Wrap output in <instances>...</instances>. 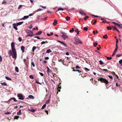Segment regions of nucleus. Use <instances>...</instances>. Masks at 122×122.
I'll list each match as a JSON object with an SVG mask.
<instances>
[{
    "mask_svg": "<svg viewBox=\"0 0 122 122\" xmlns=\"http://www.w3.org/2000/svg\"><path fill=\"white\" fill-rule=\"evenodd\" d=\"M47 72L50 79L52 81H53V79H51V78H52L53 76V73L52 71L49 69L48 67H47Z\"/></svg>",
    "mask_w": 122,
    "mask_h": 122,
    "instance_id": "f257e3e1",
    "label": "nucleus"
},
{
    "mask_svg": "<svg viewBox=\"0 0 122 122\" xmlns=\"http://www.w3.org/2000/svg\"><path fill=\"white\" fill-rule=\"evenodd\" d=\"M98 80V81H100L102 83H104L106 84H108L109 83L108 80L102 78H99Z\"/></svg>",
    "mask_w": 122,
    "mask_h": 122,
    "instance_id": "f03ea898",
    "label": "nucleus"
},
{
    "mask_svg": "<svg viewBox=\"0 0 122 122\" xmlns=\"http://www.w3.org/2000/svg\"><path fill=\"white\" fill-rule=\"evenodd\" d=\"M25 31L28 34V35L27 36H31L34 35L33 34L32 32L30 30H26Z\"/></svg>",
    "mask_w": 122,
    "mask_h": 122,
    "instance_id": "7ed1b4c3",
    "label": "nucleus"
},
{
    "mask_svg": "<svg viewBox=\"0 0 122 122\" xmlns=\"http://www.w3.org/2000/svg\"><path fill=\"white\" fill-rule=\"evenodd\" d=\"M17 96L19 100H23L24 99L23 95L22 93H19L17 94Z\"/></svg>",
    "mask_w": 122,
    "mask_h": 122,
    "instance_id": "20e7f679",
    "label": "nucleus"
},
{
    "mask_svg": "<svg viewBox=\"0 0 122 122\" xmlns=\"http://www.w3.org/2000/svg\"><path fill=\"white\" fill-rule=\"evenodd\" d=\"M61 33L62 34L61 36L62 37L64 40L66 38H68L67 36L66 35V33L64 32H61Z\"/></svg>",
    "mask_w": 122,
    "mask_h": 122,
    "instance_id": "39448f33",
    "label": "nucleus"
},
{
    "mask_svg": "<svg viewBox=\"0 0 122 122\" xmlns=\"http://www.w3.org/2000/svg\"><path fill=\"white\" fill-rule=\"evenodd\" d=\"M12 51L13 53V54L12 55V57L16 59L17 55L16 50Z\"/></svg>",
    "mask_w": 122,
    "mask_h": 122,
    "instance_id": "423d86ee",
    "label": "nucleus"
},
{
    "mask_svg": "<svg viewBox=\"0 0 122 122\" xmlns=\"http://www.w3.org/2000/svg\"><path fill=\"white\" fill-rule=\"evenodd\" d=\"M11 46L12 51L16 50L15 48V44L13 42L11 43Z\"/></svg>",
    "mask_w": 122,
    "mask_h": 122,
    "instance_id": "0eeeda50",
    "label": "nucleus"
},
{
    "mask_svg": "<svg viewBox=\"0 0 122 122\" xmlns=\"http://www.w3.org/2000/svg\"><path fill=\"white\" fill-rule=\"evenodd\" d=\"M12 25L13 26V28L14 29L16 30H18V28L16 27V26H18L17 25V24L16 23H14Z\"/></svg>",
    "mask_w": 122,
    "mask_h": 122,
    "instance_id": "6e6552de",
    "label": "nucleus"
},
{
    "mask_svg": "<svg viewBox=\"0 0 122 122\" xmlns=\"http://www.w3.org/2000/svg\"><path fill=\"white\" fill-rule=\"evenodd\" d=\"M79 12L82 15H86V14L83 12V10L79 11Z\"/></svg>",
    "mask_w": 122,
    "mask_h": 122,
    "instance_id": "1a4fd4ad",
    "label": "nucleus"
},
{
    "mask_svg": "<svg viewBox=\"0 0 122 122\" xmlns=\"http://www.w3.org/2000/svg\"><path fill=\"white\" fill-rule=\"evenodd\" d=\"M61 86L60 84L58 86L57 88V94L58 93V92H60V89H61Z\"/></svg>",
    "mask_w": 122,
    "mask_h": 122,
    "instance_id": "9d476101",
    "label": "nucleus"
},
{
    "mask_svg": "<svg viewBox=\"0 0 122 122\" xmlns=\"http://www.w3.org/2000/svg\"><path fill=\"white\" fill-rule=\"evenodd\" d=\"M58 41V42L61 43V44H62V45H64V46H65V47L67 46V45L65 43H64L63 42L61 41Z\"/></svg>",
    "mask_w": 122,
    "mask_h": 122,
    "instance_id": "9b49d317",
    "label": "nucleus"
},
{
    "mask_svg": "<svg viewBox=\"0 0 122 122\" xmlns=\"http://www.w3.org/2000/svg\"><path fill=\"white\" fill-rule=\"evenodd\" d=\"M75 41L76 42L79 43L80 44L82 43L81 41L79 40L78 39H75Z\"/></svg>",
    "mask_w": 122,
    "mask_h": 122,
    "instance_id": "f8f14e48",
    "label": "nucleus"
},
{
    "mask_svg": "<svg viewBox=\"0 0 122 122\" xmlns=\"http://www.w3.org/2000/svg\"><path fill=\"white\" fill-rule=\"evenodd\" d=\"M11 99L13 100L14 102H17V100L14 97H12L9 100V101H11Z\"/></svg>",
    "mask_w": 122,
    "mask_h": 122,
    "instance_id": "ddd939ff",
    "label": "nucleus"
},
{
    "mask_svg": "<svg viewBox=\"0 0 122 122\" xmlns=\"http://www.w3.org/2000/svg\"><path fill=\"white\" fill-rule=\"evenodd\" d=\"M25 47L23 46H22L21 47V49L22 50L23 52H24L25 50Z\"/></svg>",
    "mask_w": 122,
    "mask_h": 122,
    "instance_id": "4468645a",
    "label": "nucleus"
},
{
    "mask_svg": "<svg viewBox=\"0 0 122 122\" xmlns=\"http://www.w3.org/2000/svg\"><path fill=\"white\" fill-rule=\"evenodd\" d=\"M29 17L28 16H24L21 19V20H25L28 18Z\"/></svg>",
    "mask_w": 122,
    "mask_h": 122,
    "instance_id": "2eb2a0df",
    "label": "nucleus"
},
{
    "mask_svg": "<svg viewBox=\"0 0 122 122\" xmlns=\"http://www.w3.org/2000/svg\"><path fill=\"white\" fill-rule=\"evenodd\" d=\"M8 53L9 55L10 56H11L12 55V51L11 50H10L9 51Z\"/></svg>",
    "mask_w": 122,
    "mask_h": 122,
    "instance_id": "dca6fc26",
    "label": "nucleus"
},
{
    "mask_svg": "<svg viewBox=\"0 0 122 122\" xmlns=\"http://www.w3.org/2000/svg\"><path fill=\"white\" fill-rule=\"evenodd\" d=\"M23 23V21L19 22L18 23H16L17 24V25L18 26V25H20L21 24H22Z\"/></svg>",
    "mask_w": 122,
    "mask_h": 122,
    "instance_id": "f3484780",
    "label": "nucleus"
},
{
    "mask_svg": "<svg viewBox=\"0 0 122 122\" xmlns=\"http://www.w3.org/2000/svg\"><path fill=\"white\" fill-rule=\"evenodd\" d=\"M42 32V31L40 30L38 32L36 33L35 34L36 35H40Z\"/></svg>",
    "mask_w": 122,
    "mask_h": 122,
    "instance_id": "a211bd4d",
    "label": "nucleus"
},
{
    "mask_svg": "<svg viewBox=\"0 0 122 122\" xmlns=\"http://www.w3.org/2000/svg\"><path fill=\"white\" fill-rule=\"evenodd\" d=\"M28 97L30 99H34V97L32 95H29V96Z\"/></svg>",
    "mask_w": 122,
    "mask_h": 122,
    "instance_id": "6ab92c4d",
    "label": "nucleus"
},
{
    "mask_svg": "<svg viewBox=\"0 0 122 122\" xmlns=\"http://www.w3.org/2000/svg\"><path fill=\"white\" fill-rule=\"evenodd\" d=\"M57 23V20L55 19L54 21V26L56 25Z\"/></svg>",
    "mask_w": 122,
    "mask_h": 122,
    "instance_id": "aec40b11",
    "label": "nucleus"
},
{
    "mask_svg": "<svg viewBox=\"0 0 122 122\" xmlns=\"http://www.w3.org/2000/svg\"><path fill=\"white\" fill-rule=\"evenodd\" d=\"M15 71L17 72H18L19 71V69L17 67H16L15 68Z\"/></svg>",
    "mask_w": 122,
    "mask_h": 122,
    "instance_id": "412c9836",
    "label": "nucleus"
},
{
    "mask_svg": "<svg viewBox=\"0 0 122 122\" xmlns=\"http://www.w3.org/2000/svg\"><path fill=\"white\" fill-rule=\"evenodd\" d=\"M2 85H3L4 86H6L7 85V84L5 82H4L3 83H1Z\"/></svg>",
    "mask_w": 122,
    "mask_h": 122,
    "instance_id": "4be33fe9",
    "label": "nucleus"
},
{
    "mask_svg": "<svg viewBox=\"0 0 122 122\" xmlns=\"http://www.w3.org/2000/svg\"><path fill=\"white\" fill-rule=\"evenodd\" d=\"M74 31V29L73 28H72L69 31V32L70 33H72Z\"/></svg>",
    "mask_w": 122,
    "mask_h": 122,
    "instance_id": "5701e85b",
    "label": "nucleus"
},
{
    "mask_svg": "<svg viewBox=\"0 0 122 122\" xmlns=\"http://www.w3.org/2000/svg\"><path fill=\"white\" fill-rule=\"evenodd\" d=\"M93 44V46L95 47H96L98 45V43L97 42H94Z\"/></svg>",
    "mask_w": 122,
    "mask_h": 122,
    "instance_id": "b1692460",
    "label": "nucleus"
},
{
    "mask_svg": "<svg viewBox=\"0 0 122 122\" xmlns=\"http://www.w3.org/2000/svg\"><path fill=\"white\" fill-rule=\"evenodd\" d=\"M21 112V110H19V112H18L17 114L18 115H20L21 114H22Z\"/></svg>",
    "mask_w": 122,
    "mask_h": 122,
    "instance_id": "393cba45",
    "label": "nucleus"
},
{
    "mask_svg": "<svg viewBox=\"0 0 122 122\" xmlns=\"http://www.w3.org/2000/svg\"><path fill=\"white\" fill-rule=\"evenodd\" d=\"M58 61H61V62H62V63L63 64H64L63 63H64V60H62L61 59H58Z\"/></svg>",
    "mask_w": 122,
    "mask_h": 122,
    "instance_id": "a878e982",
    "label": "nucleus"
},
{
    "mask_svg": "<svg viewBox=\"0 0 122 122\" xmlns=\"http://www.w3.org/2000/svg\"><path fill=\"white\" fill-rule=\"evenodd\" d=\"M103 38L106 39L107 38H108L107 35L106 34L104 36H103Z\"/></svg>",
    "mask_w": 122,
    "mask_h": 122,
    "instance_id": "bb28decb",
    "label": "nucleus"
},
{
    "mask_svg": "<svg viewBox=\"0 0 122 122\" xmlns=\"http://www.w3.org/2000/svg\"><path fill=\"white\" fill-rule=\"evenodd\" d=\"M51 51H52L51 50V49H48L46 51V53H49L50 52H51Z\"/></svg>",
    "mask_w": 122,
    "mask_h": 122,
    "instance_id": "cd10ccee",
    "label": "nucleus"
},
{
    "mask_svg": "<svg viewBox=\"0 0 122 122\" xmlns=\"http://www.w3.org/2000/svg\"><path fill=\"white\" fill-rule=\"evenodd\" d=\"M5 78H6V79L8 80H10V81H11V78H10L9 77H8V76H5Z\"/></svg>",
    "mask_w": 122,
    "mask_h": 122,
    "instance_id": "c85d7f7f",
    "label": "nucleus"
},
{
    "mask_svg": "<svg viewBox=\"0 0 122 122\" xmlns=\"http://www.w3.org/2000/svg\"><path fill=\"white\" fill-rule=\"evenodd\" d=\"M70 19V18L68 16H67L66 17V20H69Z\"/></svg>",
    "mask_w": 122,
    "mask_h": 122,
    "instance_id": "c756f323",
    "label": "nucleus"
},
{
    "mask_svg": "<svg viewBox=\"0 0 122 122\" xmlns=\"http://www.w3.org/2000/svg\"><path fill=\"white\" fill-rule=\"evenodd\" d=\"M29 110L30 111L33 112H34L35 111V110L33 109H31L30 110Z\"/></svg>",
    "mask_w": 122,
    "mask_h": 122,
    "instance_id": "7c9ffc66",
    "label": "nucleus"
},
{
    "mask_svg": "<svg viewBox=\"0 0 122 122\" xmlns=\"http://www.w3.org/2000/svg\"><path fill=\"white\" fill-rule=\"evenodd\" d=\"M88 29V28L86 27H84L83 28V30H84L87 31Z\"/></svg>",
    "mask_w": 122,
    "mask_h": 122,
    "instance_id": "2f4dec72",
    "label": "nucleus"
},
{
    "mask_svg": "<svg viewBox=\"0 0 122 122\" xmlns=\"http://www.w3.org/2000/svg\"><path fill=\"white\" fill-rule=\"evenodd\" d=\"M36 49V47L35 46H34L33 47L32 49V51L34 52V51Z\"/></svg>",
    "mask_w": 122,
    "mask_h": 122,
    "instance_id": "473e14b6",
    "label": "nucleus"
},
{
    "mask_svg": "<svg viewBox=\"0 0 122 122\" xmlns=\"http://www.w3.org/2000/svg\"><path fill=\"white\" fill-rule=\"evenodd\" d=\"M119 63L121 64V66H122V59L119 61Z\"/></svg>",
    "mask_w": 122,
    "mask_h": 122,
    "instance_id": "72a5a7b5",
    "label": "nucleus"
},
{
    "mask_svg": "<svg viewBox=\"0 0 122 122\" xmlns=\"http://www.w3.org/2000/svg\"><path fill=\"white\" fill-rule=\"evenodd\" d=\"M99 64L101 65H102L104 63L101 60H100L99 61Z\"/></svg>",
    "mask_w": 122,
    "mask_h": 122,
    "instance_id": "f704fd0d",
    "label": "nucleus"
},
{
    "mask_svg": "<svg viewBox=\"0 0 122 122\" xmlns=\"http://www.w3.org/2000/svg\"><path fill=\"white\" fill-rule=\"evenodd\" d=\"M106 57L107 59L108 60H110L112 59V57Z\"/></svg>",
    "mask_w": 122,
    "mask_h": 122,
    "instance_id": "c9c22d12",
    "label": "nucleus"
},
{
    "mask_svg": "<svg viewBox=\"0 0 122 122\" xmlns=\"http://www.w3.org/2000/svg\"><path fill=\"white\" fill-rule=\"evenodd\" d=\"M112 23L114 25H116L117 26L118 25V24L117 23H116L115 22H112Z\"/></svg>",
    "mask_w": 122,
    "mask_h": 122,
    "instance_id": "e433bc0d",
    "label": "nucleus"
},
{
    "mask_svg": "<svg viewBox=\"0 0 122 122\" xmlns=\"http://www.w3.org/2000/svg\"><path fill=\"white\" fill-rule=\"evenodd\" d=\"M46 106V104H44V105H43L42 107V108H41V109H44Z\"/></svg>",
    "mask_w": 122,
    "mask_h": 122,
    "instance_id": "4c0bfd02",
    "label": "nucleus"
},
{
    "mask_svg": "<svg viewBox=\"0 0 122 122\" xmlns=\"http://www.w3.org/2000/svg\"><path fill=\"white\" fill-rule=\"evenodd\" d=\"M107 28L108 30H111L112 29V28L110 26H107Z\"/></svg>",
    "mask_w": 122,
    "mask_h": 122,
    "instance_id": "58836bf2",
    "label": "nucleus"
},
{
    "mask_svg": "<svg viewBox=\"0 0 122 122\" xmlns=\"http://www.w3.org/2000/svg\"><path fill=\"white\" fill-rule=\"evenodd\" d=\"M63 8H60L58 9V10H57V11H59V10H63Z\"/></svg>",
    "mask_w": 122,
    "mask_h": 122,
    "instance_id": "ea45409f",
    "label": "nucleus"
},
{
    "mask_svg": "<svg viewBox=\"0 0 122 122\" xmlns=\"http://www.w3.org/2000/svg\"><path fill=\"white\" fill-rule=\"evenodd\" d=\"M75 68L76 69H80V67L78 66H76Z\"/></svg>",
    "mask_w": 122,
    "mask_h": 122,
    "instance_id": "a19ab883",
    "label": "nucleus"
},
{
    "mask_svg": "<svg viewBox=\"0 0 122 122\" xmlns=\"http://www.w3.org/2000/svg\"><path fill=\"white\" fill-rule=\"evenodd\" d=\"M19 118V116H16L15 117L14 119H17Z\"/></svg>",
    "mask_w": 122,
    "mask_h": 122,
    "instance_id": "79ce46f5",
    "label": "nucleus"
},
{
    "mask_svg": "<svg viewBox=\"0 0 122 122\" xmlns=\"http://www.w3.org/2000/svg\"><path fill=\"white\" fill-rule=\"evenodd\" d=\"M46 42L47 43L48 42H47L46 41H43L41 43V44L42 45L45 43Z\"/></svg>",
    "mask_w": 122,
    "mask_h": 122,
    "instance_id": "37998d69",
    "label": "nucleus"
},
{
    "mask_svg": "<svg viewBox=\"0 0 122 122\" xmlns=\"http://www.w3.org/2000/svg\"><path fill=\"white\" fill-rule=\"evenodd\" d=\"M42 10V9H38L37 10H36V12H37L39 11H40Z\"/></svg>",
    "mask_w": 122,
    "mask_h": 122,
    "instance_id": "c03bdc74",
    "label": "nucleus"
},
{
    "mask_svg": "<svg viewBox=\"0 0 122 122\" xmlns=\"http://www.w3.org/2000/svg\"><path fill=\"white\" fill-rule=\"evenodd\" d=\"M98 46H99V47L98 48V47H97V49L98 50H99L101 48V47L100 45H98Z\"/></svg>",
    "mask_w": 122,
    "mask_h": 122,
    "instance_id": "a18cd8bd",
    "label": "nucleus"
},
{
    "mask_svg": "<svg viewBox=\"0 0 122 122\" xmlns=\"http://www.w3.org/2000/svg\"><path fill=\"white\" fill-rule=\"evenodd\" d=\"M89 17V16H86L84 18V20H86L87 18H88Z\"/></svg>",
    "mask_w": 122,
    "mask_h": 122,
    "instance_id": "49530a36",
    "label": "nucleus"
},
{
    "mask_svg": "<svg viewBox=\"0 0 122 122\" xmlns=\"http://www.w3.org/2000/svg\"><path fill=\"white\" fill-rule=\"evenodd\" d=\"M29 77L31 79H33L34 78L33 76L31 75H30V76Z\"/></svg>",
    "mask_w": 122,
    "mask_h": 122,
    "instance_id": "de8ad7c7",
    "label": "nucleus"
},
{
    "mask_svg": "<svg viewBox=\"0 0 122 122\" xmlns=\"http://www.w3.org/2000/svg\"><path fill=\"white\" fill-rule=\"evenodd\" d=\"M108 76L112 80L113 79V77L112 76L109 75Z\"/></svg>",
    "mask_w": 122,
    "mask_h": 122,
    "instance_id": "09e8293b",
    "label": "nucleus"
},
{
    "mask_svg": "<svg viewBox=\"0 0 122 122\" xmlns=\"http://www.w3.org/2000/svg\"><path fill=\"white\" fill-rule=\"evenodd\" d=\"M33 26L31 24L30 25L29 27H28L30 29H31L32 28Z\"/></svg>",
    "mask_w": 122,
    "mask_h": 122,
    "instance_id": "8fccbe9b",
    "label": "nucleus"
},
{
    "mask_svg": "<svg viewBox=\"0 0 122 122\" xmlns=\"http://www.w3.org/2000/svg\"><path fill=\"white\" fill-rule=\"evenodd\" d=\"M31 64L34 67H35V64L33 62H31Z\"/></svg>",
    "mask_w": 122,
    "mask_h": 122,
    "instance_id": "3c124183",
    "label": "nucleus"
},
{
    "mask_svg": "<svg viewBox=\"0 0 122 122\" xmlns=\"http://www.w3.org/2000/svg\"><path fill=\"white\" fill-rule=\"evenodd\" d=\"M116 53V52L115 51H114L113 52V53H112V56H114L115 55Z\"/></svg>",
    "mask_w": 122,
    "mask_h": 122,
    "instance_id": "603ef678",
    "label": "nucleus"
},
{
    "mask_svg": "<svg viewBox=\"0 0 122 122\" xmlns=\"http://www.w3.org/2000/svg\"><path fill=\"white\" fill-rule=\"evenodd\" d=\"M120 25H119V24H118V25H117V26H118V27L120 28V29H121V28H122V27L121 26H120Z\"/></svg>",
    "mask_w": 122,
    "mask_h": 122,
    "instance_id": "864d4df0",
    "label": "nucleus"
},
{
    "mask_svg": "<svg viewBox=\"0 0 122 122\" xmlns=\"http://www.w3.org/2000/svg\"><path fill=\"white\" fill-rule=\"evenodd\" d=\"M36 82L38 84H39L40 85L41 84V83H40V82H39L38 81H36Z\"/></svg>",
    "mask_w": 122,
    "mask_h": 122,
    "instance_id": "5fc2aeb1",
    "label": "nucleus"
},
{
    "mask_svg": "<svg viewBox=\"0 0 122 122\" xmlns=\"http://www.w3.org/2000/svg\"><path fill=\"white\" fill-rule=\"evenodd\" d=\"M116 56L117 57H120L121 56V55L120 54H117L116 55Z\"/></svg>",
    "mask_w": 122,
    "mask_h": 122,
    "instance_id": "6e6d98bb",
    "label": "nucleus"
},
{
    "mask_svg": "<svg viewBox=\"0 0 122 122\" xmlns=\"http://www.w3.org/2000/svg\"><path fill=\"white\" fill-rule=\"evenodd\" d=\"M18 40L20 41H21L22 40L21 39V37H20L19 38Z\"/></svg>",
    "mask_w": 122,
    "mask_h": 122,
    "instance_id": "4d7b16f0",
    "label": "nucleus"
},
{
    "mask_svg": "<svg viewBox=\"0 0 122 122\" xmlns=\"http://www.w3.org/2000/svg\"><path fill=\"white\" fill-rule=\"evenodd\" d=\"M34 37L37 38L38 39H41L39 37L37 36Z\"/></svg>",
    "mask_w": 122,
    "mask_h": 122,
    "instance_id": "13d9d810",
    "label": "nucleus"
},
{
    "mask_svg": "<svg viewBox=\"0 0 122 122\" xmlns=\"http://www.w3.org/2000/svg\"><path fill=\"white\" fill-rule=\"evenodd\" d=\"M79 31L78 29L77 28L75 30V32H78Z\"/></svg>",
    "mask_w": 122,
    "mask_h": 122,
    "instance_id": "bf43d9fd",
    "label": "nucleus"
},
{
    "mask_svg": "<svg viewBox=\"0 0 122 122\" xmlns=\"http://www.w3.org/2000/svg\"><path fill=\"white\" fill-rule=\"evenodd\" d=\"M39 73L40 75L42 76H43L44 75V74L40 72H39Z\"/></svg>",
    "mask_w": 122,
    "mask_h": 122,
    "instance_id": "052dcab7",
    "label": "nucleus"
},
{
    "mask_svg": "<svg viewBox=\"0 0 122 122\" xmlns=\"http://www.w3.org/2000/svg\"><path fill=\"white\" fill-rule=\"evenodd\" d=\"M6 3V1H5L4 0L3 1V2H2V4H5Z\"/></svg>",
    "mask_w": 122,
    "mask_h": 122,
    "instance_id": "680f3d73",
    "label": "nucleus"
},
{
    "mask_svg": "<svg viewBox=\"0 0 122 122\" xmlns=\"http://www.w3.org/2000/svg\"><path fill=\"white\" fill-rule=\"evenodd\" d=\"M2 61V58L1 56H0V62H1Z\"/></svg>",
    "mask_w": 122,
    "mask_h": 122,
    "instance_id": "e2e57ef3",
    "label": "nucleus"
},
{
    "mask_svg": "<svg viewBox=\"0 0 122 122\" xmlns=\"http://www.w3.org/2000/svg\"><path fill=\"white\" fill-rule=\"evenodd\" d=\"M22 6V5H20L18 8V9H20Z\"/></svg>",
    "mask_w": 122,
    "mask_h": 122,
    "instance_id": "0e129e2a",
    "label": "nucleus"
},
{
    "mask_svg": "<svg viewBox=\"0 0 122 122\" xmlns=\"http://www.w3.org/2000/svg\"><path fill=\"white\" fill-rule=\"evenodd\" d=\"M76 71H78L79 73H80L81 72V71H80L79 70H76Z\"/></svg>",
    "mask_w": 122,
    "mask_h": 122,
    "instance_id": "69168bd1",
    "label": "nucleus"
},
{
    "mask_svg": "<svg viewBox=\"0 0 122 122\" xmlns=\"http://www.w3.org/2000/svg\"><path fill=\"white\" fill-rule=\"evenodd\" d=\"M112 74L114 75H115L116 74H115V72L113 71H112L111 72Z\"/></svg>",
    "mask_w": 122,
    "mask_h": 122,
    "instance_id": "338daca9",
    "label": "nucleus"
},
{
    "mask_svg": "<svg viewBox=\"0 0 122 122\" xmlns=\"http://www.w3.org/2000/svg\"><path fill=\"white\" fill-rule=\"evenodd\" d=\"M50 103L49 100H48V101L46 102V104H48Z\"/></svg>",
    "mask_w": 122,
    "mask_h": 122,
    "instance_id": "774afa93",
    "label": "nucleus"
}]
</instances>
